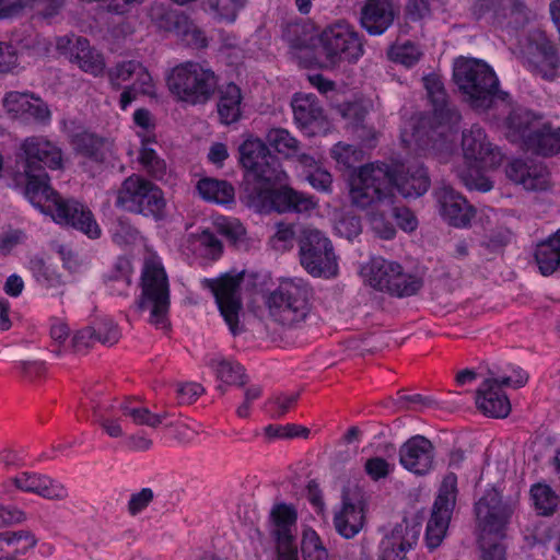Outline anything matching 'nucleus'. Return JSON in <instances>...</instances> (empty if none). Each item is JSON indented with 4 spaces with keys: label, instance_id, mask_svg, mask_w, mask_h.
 <instances>
[{
    "label": "nucleus",
    "instance_id": "28",
    "mask_svg": "<svg viewBox=\"0 0 560 560\" xmlns=\"http://www.w3.org/2000/svg\"><path fill=\"white\" fill-rule=\"evenodd\" d=\"M440 213L450 224L458 228L466 226L472 217L474 210L466 199L450 187H442L435 192Z\"/></svg>",
    "mask_w": 560,
    "mask_h": 560
},
{
    "label": "nucleus",
    "instance_id": "53",
    "mask_svg": "<svg viewBox=\"0 0 560 560\" xmlns=\"http://www.w3.org/2000/svg\"><path fill=\"white\" fill-rule=\"evenodd\" d=\"M499 378V383L502 386L518 388L524 386L528 381V375L521 368L514 365H508L506 370L500 374L494 375Z\"/></svg>",
    "mask_w": 560,
    "mask_h": 560
},
{
    "label": "nucleus",
    "instance_id": "14",
    "mask_svg": "<svg viewBox=\"0 0 560 560\" xmlns=\"http://www.w3.org/2000/svg\"><path fill=\"white\" fill-rule=\"evenodd\" d=\"M512 118L510 122L509 138L514 142H523L527 150L552 155L560 152V128H551L539 119H530L529 114Z\"/></svg>",
    "mask_w": 560,
    "mask_h": 560
},
{
    "label": "nucleus",
    "instance_id": "36",
    "mask_svg": "<svg viewBox=\"0 0 560 560\" xmlns=\"http://www.w3.org/2000/svg\"><path fill=\"white\" fill-rule=\"evenodd\" d=\"M535 258L541 275L549 276L560 268V229L537 244Z\"/></svg>",
    "mask_w": 560,
    "mask_h": 560
},
{
    "label": "nucleus",
    "instance_id": "33",
    "mask_svg": "<svg viewBox=\"0 0 560 560\" xmlns=\"http://www.w3.org/2000/svg\"><path fill=\"white\" fill-rule=\"evenodd\" d=\"M242 101V91L236 84L228 83L219 89L217 109L222 124L231 125L241 119Z\"/></svg>",
    "mask_w": 560,
    "mask_h": 560
},
{
    "label": "nucleus",
    "instance_id": "56",
    "mask_svg": "<svg viewBox=\"0 0 560 560\" xmlns=\"http://www.w3.org/2000/svg\"><path fill=\"white\" fill-rule=\"evenodd\" d=\"M230 153L228 145L224 142H212L207 153V160L217 168L224 166L225 161L229 159Z\"/></svg>",
    "mask_w": 560,
    "mask_h": 560
},
{
    "label": "nucleus",
    "instance_id": "22",
    "mask_svg": "<svg viewBox=\"0 0 560 560\" xmlns=\"http://www.w3.org/2000/svg\"><path fill=\"white\" fill-rule=\"evenodd\" d=\"M5 113L25 122L46 124L50 120V110L46 103L28 92H8L2 98Z\"/></svg>",
    "mask_w": 560,
    "mask_h": 560
},
{
    "label": "nucleus",
    "instance_id": "62",
    "mask_svg": "<svg viewBox=\"0 0 560 560\" xmlns=\"http://www.w3.org/2000/svg\"><path fill=\"white\" fill-rule=\"evenodd\" d=\"M153 499L151 489H142L141 491L131 495L129 501V510L132 514L141 512Z\"/></svg>",
    "mask_w": 560,
    "mask_h": 560
},
{
    "label": "nucleus",
    "instance_id": "35",
    "mask_svg": "<svg viewBox=\"0 0 560 560\" xmlns=\"http://www.w3.org/2000/svg\"><path fill=\"white\" fill-rule=\"evenodd\" d=\"M197 191L205 201L229 207L235 201V189L226 180L203 177L197 183Z\"/></svg>",
    "mask_w": 560,
    "mask_h": 560
},
{
    "label": "nucleus",
    "instance_id": "59",
    "mask_svg": "<svg viewBox=\"0 0 560 560\" xmlns=\"http://www.w3.org/2000/svg\"><path fill=\"white\" fill-rule=\"evenodd\" d=\"M337 234L351 240L361 232V225L354 217L343 218L335 223Z\"/></svg>",
    "mask_w": 560,
    "mask_h": 560
},
{
    "label": "nucleus",
    "instance_id": "29",
    "mask_svg": "<svg viewBox=\"0 0 560 560\" xmlns=\"http://www.w3.org/2000/svg\"><path fill=\"white\" fill-rule=\"evenodd\" d=\"M18 490L38 494L45 499H63L67 489L60 482L48 476L23 471L9 480Z\"/></svg>",
    "mask_w": 560,
    "mask_h": 560
},
{
    "label": "nucleus",
    "instance_id": "58",
    "mask_svg": "<svg viewBox=\"0 0 560 560\" xmlns=\"http://www.w3.org/2000/svg\"><path fill=\"white\" fill-rule=\"evenodd\" d=\"M176 392L182 404H191L202 394L203 388L198 383L187 382L178 384Z\"/></svg>",
    "mask_w": 560,
    "mask_h": 560
},
{
    "label": "nucleus",
    "instance_id": "3",
    "mask_svg": "<svg viewBox=\"0 0 560 560\" xmlns=\"http://www.w3.org/2000/svg\"><path fill=\"white\" fill-rule=\"evenodd\" d=\"M363 52L358 33L345 22L330 25L316 36L304 32L302 43L291 45V54L301 63L324 68L357 62Z\"/></svg>",
    "mask_w": 560,
    "mask_h": 560
},
{
    "label": "nucleus",
    "instance_id": "42",
    "mask_svg": "<svg viewBox=\"0 0 560 560\" xmlns=\"http://www.w3.org/2000/svg\"><path fill=\"white\" fill-rule=\"evenodd\" d=\"M268 144L278 153L292 158L299 151V141L283 128H272L266 136Z\"/></svg>",
    "mask_w": 560,
    "mask_h": 560
},
{
    "label": "nucleus",
    "instance_id": "16",
    "mask_svg": "<svg viewBox=\"0 0 560 560\" xmlns=\"http://www.w3.org/2000/svg\"><path fill=\"white\" fill-rule=\"evenodd\" d=\"M301 264L314 277H332L338 265L330 241L318 230L307 229L300 240Z\"/></svg>",
    "mask_w": 560,
    "mask_h": 560
},
{
    "label": "nucleus",
    "instance_id": "41",
    "mask_svg": "<svg viewBox=\"0 0 560 560\" xmlns=\"http://www.w3.org/2000/svg\"><path fill=\"white\" fill-rule=\"evenodd\" d=\"M208 365L222 383L233 385L243 383L244 370L238 363L225 360L221 357H214L209 360Z\"/></svg>",
    "mask_w": 560,
    "mask_h": 560
},
{
    "label": "nucleus",
    "instance_id": "21",
    "mask_svg": "<svg viewBox=\"0 0 560 560\" xmlns=\"http://www.w3.org/2000/svg\"><path fill=\"white\" fill-rule=\"evenodd\" d=\"M56 49L86 73L97 77L105 71L106 63L103 55L91 47L84 38L73 36L58 37L56 39Z\"/></svg>",
    "mask_w": 560,
    "mask_h": 560
},
{
    "label": "nucleus",
    "instance_id": "7",
    "mask_svg": "<svg viewBox=\"0 0 560 560\" xmlns=\"http://www.w3.org/2000/svg\"><path fill=\"white\" fill-rule=\"evenodd\" d=\"M511 514V508L501 502L500 494L494 488L478 500L476 515L481 530L479 560H505V546L502 539Z\"/></svg>",
    "mask_w": 560,
    "mask_h": 560
},
{
    "label": "nucleus",
    "instance_id": "24",
    "mask_svg": "<svg viewBox=\"0 0 560 560\" xmlns=\"http://www.w3.org/2000/svg\"><path fill=\"white\" fill-rule=\"evenodd\" d=\"M365 510L366 501L362 494L345 495L334 515L337 533L347 539L358 535L365 523Z\"/></svg>",
    "mask_w": 560,
    "mask_h": 560
},
{
    "label": "nucleus",
    "instance_id": "48",
    "mask_svg": "<svg viewBox=\"0 0 560 560\" xmlns=\"http://www.w3.org/2000/svg\"><path fill=\"white\" fill-rule=\"evenodd\" d=\"M133 122L138 128L137 135L141 138L142 142H155L154 135V118L147 109H137L133 114Z\"/></svg>",
    "mask_w": 560,
    "mask_h": 560
},
{
    "label": "nucleus",
    "instance_id": "51",
    "mask_svg": "<svg viewBox=\"0 0 560 560\" xmlns=\"http://www.w3.org/2000/svg\"><path fill=\"white\" fill-rule=\"evenodd\" d=\"M331 156L339 166L351 167L362 160L363 153L350 144L339 142L331 149Z\"/></svg>",
    "mask_w": 560,
    "mask_h": 560
},
{
    "label": "nucleus",
    "instance_id": "44",
    "mask_svg": "<svg viewBox=\"0 0 560 560\" xmlns=\"http://www.w3.org/2000/svg\"><path fill=\"white\" fill-rule=\"evenodd\" d=\"M530 497L536 511L542 515L552 513L559 503L558 495L545 483L533 486Z\"/></svg>",
    "mask_w": 560,
    "mask_h": 560
},
{
    "label": "nucleus",
    "instance_id": "57",
    "mask_svg": "<svg viewBox=\"0 0 560 560\" xmlns=\"http://www.w3.org/2000/svg\"><path fill=\"white\" fill-rule=\"evenodd\" d=\"M18 66L19 60L13 47L0 42V73L11 72Z\"/></svg>",
    "mask_w": 560,
    "mask_h": 560
},
{
    "label": "nucleus",
    "instance_id": "63",
    "mask_svg": "<svg viewBox=\"0 0 560 560\" xmlns=\"http://www.w3.org/2000/svg\"><path fill=\"white\" fill-rule=\"evenodd\" d=\"M394 217L398 226L406 232L413 231L418 225L416 217L408 209H395Z\"/></svg>",
    "mask_w": 560,
    "mask_h": 560
},
{
    "label": "nucleus",
    "instance_id": "13",
    "mask_svg": "<svg viewBox=\"0 0 560 560\" xmlns=\"http://www.w3.org/2000/svg\"><path fill=\"white\" fill-rule=\"evenodd\" d=\"M265 303L270 320L283 327L302 322L308 311L306 290L293 280H283Z\"/></svg>",
    "mask_w": 560,
    "mask_h": 560
},
{
    "label": "nucleus",
    "instance_id": "49",
    "mask_svg": "<svg viewBox=\"0 0 560 560\" xmlns=\"http://www.w3.org/2000/svg\"><path fill=\"white\" fill-rule=\"evenodd\" d=\"M420 55L418 47L410 43L394 45L388 51L393 61L406 67L413 66L419 60Z\"/></svg>",
    "mask_w": 560,
    "mask_h": 560
},
{
    "label": "nucleus",
    "instance_id": "6",
    "mask_svg": "<svg viewBox=\"0 0 560 560\" xmlns=\"http://www.w3.org/2000/svg\"><path fill=\"white\" fill-rule=\"evenodd\" d=\"M454 80L476 109H487L503 101L499 81L492 68L480 59L459 57L454 62Z\"/></svg>",
    "mask_w": 560,
    "mask_h": 560
},
{
    "label": "nucleus",
    "instance_id": "10",
    "mask_svg": "<svg viewBox=\"0 0 560 560\" xmlns=\"http://www.w3.org/2000/svg\"><path fill=\"white\" fill-rule=\"evenodd\" d=\"M171 94L179 102L198 105L207 103L217 88L214 73L195 62L174 67L166 78Z\"/></svg>",
    "mask_w": 560,
    "mask_h": 560
},
{
    "label": "nucleus",
    "instance_id": "47",
    "mask_svg": "<svg viewBox=\"0 0 560 560\" xmlns=\"http://www.w3.org/2000/svg\"><path fill=\"white\" fill-rule=\"evenodd\" d=\"M5 546L10 549L11 559L26 555L37 544L35 536L25 530L7 532Z\"/></svg>",
    "mask_w": 560,
    "mask_h": 560
},
{
    "label": "nucleus",
    "instance_id": "34",
    "mask_svg": "<svg viewBox=\"0 0 560 560\" xmlns=\"http://www.w3.org/2000/svg\"><path fill=\"white\" fill-rule=\"evenodd\" d=\"M118 338L119 330L115 323L109 318H104L95 323L92 327L79 330L73 336V345L78 349L89 347L94 341L113 345L118 340Z\"/></svg>",
    "mask_w": 560,
    "mask_h": 560
},
{
    "label": "nucleus",
    "instance_id": "43",
    "mask_svg": "<svg viewBox=\"0 0 560 560\" xmlns=\"http://www.w3.org/2000/svg\"><path fill=\"white\" fill-rule=\"evenodd\" d=\"M398 276H393L390 282H381L385 285V291L395 294L397 296H406L416 293L421 282L418 278L402 271L401 266L398 264Z\"/></svg>",
    "mask_w": 560,
    "mask_h": 560
},
{
    "label": "nucleus",
    "instance_id": "19",
    "mask_svg": "<svg viewBox=\"0 0 560 560\" xmlns=\"http://www.w3.org/2000/svg\"><path fill=\"white\" fill-rule=\"evenodd\" d=\"M520 55L527 67L545 79L559 74L560 60L542 32H535L522 45Z\"/></svg>",
    "mask_w": 560,
    "mask_h": 560
},
{
    "label": "nucleus",
    "instance_id": "45",
    "mask_svg": "<svg viewBox=\"0 0 560 560\" xmlns=\"http://www.w3.org/2000/svg\"><path fill=\"white\" fill-rule=\"evenodd\" d=\"M246 0H208V11L213 19L232 23L238 11L245 5Z\"/></svg>",
    "mask_w": 560,
    "mask_h": 560
},
{
    "label": "nucleus",
    "instance_id": "32",
    "mask_svg": "<svg viewBox=\"0 0 560 560\" xmlns=\"http://www.w3.org/2000/svg\"><path fill=\"white\" fill-rule=\"evenodd\" d=\"M546 174V170L542 166L536 164L528 165L521 160L512 161L506 168L509 178L528 190L542 189L547 184Z\"/></svg>",
    "mask_w": 560,
    "mask_h": 560
},
{
    "label": "nucleus",
    "instance_id": "23",
    "mask_svg": "<svg viewBox=\"0 0 560 560\" xmlns=\"http://www.w3.org/2000/svg\"><path fill=\"white\" fill-rule=\"evenodd\" d=\"M177 248L187 259L200 262L215 261L223 254L222 242L209 229H200L183 235Z\"/></svg>",
    "mask_w": 560,
    "mask_h": 560
},
{
    "label": "nucleus",
    "instance_id": "1",
    "mask_svg": "<svg viewBox=\"0 0 560 560\" xmlns=\"http://www.w3.org/2000/svg\"><path fill=\"white\" fill-rule=\"evenodd\" d=\"M18 167L12 173V183L28 201L42 213L49 215L61 225H71L90 238L101 235V228L92 212L74 200H65L51 189L45 168L62 170L65 158L61 148L44 136L24 139L16 160Z\"/></svg>",
    "mask_w": 560,
    "mask_h": 560
},
{
    "label": "nucleus",
    "instance_id": "39",
    "mask_svg": "<svg viewBox=\"0 0 560 560\" xmlns=\"http://www.w3.org/2000/svg\"><path fill=\"white\" fill-rule=\"evenodd\" d=\"M398 264L383 258H373L369 264L362 267L361 275L371 287L385 291V285L381 282H390L393 276H398Z\"/></svg>",
    "mask_w": 560,
    "mask_h": 560
},
{
    "label": "nucleus",
    "instance_id": "37",
    "mask_svg": "<svg viewBox=\"0 0 560 560\" xmlns=\"http://www.w3.org/2000/svg\"><path fill=\"white\" fill-rule=\"evenodd\" d=\"M296 168L314 189L325 192L330 191L332 185L331 174L322 168L312 156L306 154L299 155Z\"/></svg>",
    "mask_w": 560,
    "mask_h": 560
},
{
    "label": "nucleus",
    "instance_id": "17",
    "mask_svg": "<svg viewBox=\"0 0 560 560\" xmlns=\"http://www.w3.org/2000/svg\"><path fill=\"white\" fill-rule=\"evenodd\" d=\"M116 86H125L120 107L126 109L139 95L155 96V82L148 69L139 61L129 60L117 65L109 73Z\"/></svg>",
    "mask_w": 560,
    "mask_h": 560
},
{
    "label": "nucleus",
    "instance_id": "5",
    "mask_svg": "<svg viewBox=\"0 0 560 560\" xmlns=\"http://www.w3.org/2000/svg\"><path fill=\"white\" fill-rule=\"evenodd\" d=\"M462 148L463 164L456 168L458 177L468 189L489 191L492 188V182L486 172L501 163V153L492 148L479 127L464 132Z\"/></svg>",
    "mask_w": 560,
    "mask_h": 560
},
{
    "label": "nucleus",
    "instance_id": "30",
    "mask_svg": "<svg viewBox=\"0 0 560 560\" xmlns=\"http://www.w3.org/2000/svg\"><path fill=\"white\" fill-rule=\"evenodd\" d=\"M393 19L394 11L389 0H368L362 8L361 25L371 35L384 33Z\"/></svg>",
    "mask_w": 560,
    "mask_h": 560
},
{
    "label": "nucleus",
    "instance_id": "27",
    "mask_svg": "<svg viewBox=\"0 0 560 560\" xmlns=\"http://www.w3.org/2000/svg\"><path fill=\"white\" fill-rule=\"evenodd\" d=\"M501 386L499 378L491 373L477 389L476 406L483 415L505 418L510 413L511 404Z\"/></svg>",
    "mask_w": 560,
    "mask_h": 560
},
{
    "label": "nucleus",
    "instance_id": "8",
    "mask_svg": "<svg viewBox=\"0 0 560 560\" xmlns=\"http://www.w3.org/2000/svg\"><path fill=\"white\" fill-rule=\"evenodd\" d=\"M257 277L246 271H228L214 278L201 280L203 289L212 294L217 308L229 330L236 335L242 331L243 301L241 296L242 285L254 281Z\"/></svg>",
    "mask_w": 560,
    "mask_h": 560
},
{
    "label": "nucleus",
    "instance_id": "55",
    "mask_svg": "<svg viewBox=\"0 0 560 560\" xmlns=\"http://www.w3.org/2000/svg\"><path fill=\"white\" fill-rule=\"evenodd\" d=\"M364 468L371 479L378 480L388 476L394 466L382 457H372L366 460Z\"/></svg>",
    "mask_w": 560,
    "mask_h": 560
},
{
    "label": "nucleus",
    "instance_id": "9",
    "mask_svg": "<svg viewBox=\"0 0 560 560\" xmlns=\"http://www.w3.org/2000/svg\"><path fill=\"white\" fill-rule=\"evenodd\" d=\"M287 173L279 180H267L260 186H253L243 201L258 212H306L315 207V201L302 192H299L285 184Z\"/></svg>",
    "mask_w": 560,
    "mask_h": 560
},
{
    "label": "nucleus",
    "instance_id": "31",
    "mask_svg": "<svg viewBox=\"0 0 560 560\" xmlns=\"http://www.w3.org/2000/svg\"><path fill=\"white\" fill-rule=\"evenodd\" d=\"M298 512L292 504L276 503L270 511L271 533L277 541H289L295 538Z\"/></svg>",
    "mask_w": 560,
    "mask_h": 560
},
{
    "label": "nucleus",
    "instance_id": "12",
    "mask_svg": "<svg viewBox=\"0 0 560 560\" xmlns=\"http://www.w3.org/2000/svg\"><path fill=\"white\" fill-rule=\"evenodd\" d=\"M240 163L246 171L244 194L253 186L266 180H279L284 171L278 160L269 154L266 144L258 138L248 136L238 148Z\"/></svg>",
    "mask_w": 560,
    "mask_h": 560
},
{
    "label": "nucleus",
    "instance_id": "38",
    "mask_svg": "<svg viewBox=\"0 0 560 560\" xmlns=\"http://www.w3.org/2000/svg\"><path fill=\"white\" fill-rule=\"evenodd\" d=\"M73 149L93 161L103 162L107 155H112V144L90 132H81L71 140Z\"/></svg>",
    "mask_w": 560,
    "mask_h": 560
},
{
    "label": "nucleus",
    "instance_id": "50",
    "mask_svg": "<svg viewBox=\"0 0 560 560\" xmlns=\"http://www.w3.org/2000/svg\"><path fill=\"white\" fill-rule=\"evenodd\" d=\"M149 143L150 142H142L139 162L154 177L162 178L166 171V164L156 155L154 150L147 147Z\"/></svg>",
    "mask_w": 560,
    "mask_h": 560
},
{
    "label": "nucleus",
    "instance_id": "20",
    "mask_svg": "<svg viewBox=\"0 0 560 560\" xmlns=\"http://www.w3.org/2000/svg\"><path fill=\"white\" fill-rule=\"evenodd\" d=\"M298 128L306 136L326 135L331 121L313 94L296 93L291 103Z\"/></svg>",
    "mask_w": 560,
    "mask_h": 560
},
{
    "label": "nucleus",
    "instance_id": "11",
    "mask_svg": "<svg viewBox=\"0 0 560 560\" xmlns=\"http://www.w3.org/2000/svg\"><path fill=\"white\" fill-rule=\"evenodd\" d=\"M116 206L126 211L161 219L166 202L158 186L139 175H131L117 190Z\"/></svg>",
    "mask_w": 560,
    "mask_h": 560
},
{
    "label": "nucleus",
    "instance_id": "60",
    "mask_svg": "<svg viewBox=\"0 0 560 560\" xmlns=\"http://www.w3.org/2000/svg\"><path fill=\"white\" fill-rule=\"evenodd\" d=\"M424 86L435 106L444 103V91L440 79L436 75H428L423 79Z\"/></svg>",
    "mask_w": 560,
    "mask_h": 560
},
{
    "label": "nucleus",
    "instance_id": "15",
    "mask_svg": "<svg viewBox=\"0 0 560 560\" xmlns=\"http://www.w3.org/2000/svg\"><path fill=\"white\" fill-rule=\"evenodd\" d=\"M125 418H130L136 424L156 427L163 422L165 415L151 413L136 400H121L95 413V421L104 433L112 439L125 435Z\"/></svg>",
    "mask_w": 560,
    "mask_h": 560
},
{
    "label": "nucleus",
    "instance_id": "18",
    "mask_svg": "<svg viewBox=\"0 0 560 560\" xmlns=\"http://www.w3.org/2000/svg\"><path fill=\"white\" fill-rule=\"evenodd\" d=\"M457 478L447 475L439 489L431 516L427 524L425 542L430 549L441 545L446 536L451 516L456 503Z\"/></svg>",
    "mask_w": 560,
    "mask_h": 560
},
{
    "label": "nucleus",
    "instance_id": "26",
    "mask_svg": "<svg viewBox=\"0 0 560 560\" xmlns=\"http://www.w3.org/2000/svg\"><path fill=\"white\" fill-rule=\"evenodd\" d=\"M399 460L407 470L416 475H425L433 469V445L422 435L412 436L401 445Z\"/></svg>",
    "mask_w": 560,
    "mask_h": 560
},
{
    "label": "nucleus",
    "instance_id": "2",
    "mask_svg": "<svg viewBox=\"0 0 560 560\" xmlns=\"http://www.w3.org/2000/svg\"><path fill=\"white\" fill-rule=\"evenodd\" d=\"M398 174L382 163L362 166L350 179V199L354 206L368 209L369 223L382 238H392L395 229L384 219L392 208L395 190L406 198L419 197L429 188V177L422 166L408 167Z\"/></svg>",
    "mask_w": 560,
    "mask_h": 560
},
{
    "label": "nucleus",
    "instance_id": "64",
    "mask_svg": "<svg viewBox=\"0 0 560 560\" xmlns=\"http://www.w3.org/2000/svg\"><path fill=\"white\" fill-rule=\"evenodd\" d=\"M152 440L144 433H138L129 436L125 445L129 451L132 452H144L151 448Z\"/></svg>",
    "mask_w": 560,
    "mask_h": 560
},
{
    "label": "nucleus",
    "instance_id": "46",
    "mask_svg": "<svg viewBox=\"0 0 560 560\" xmlns=\"http://www.w3.org/2000/svg\"><path fill=\"white\" fill-rule=\"evenodd\" d=\"M302 552L304 560H329L319 536L310 527H304L302 532Z\"/></svg>",
    "mask_w": 560,
    "mask_h": 560
},
{
    "label": "nucleus",
    "instance_id": "4",
    "mask_svg": "<svg viewBox=\"0 0 560 560\" xmlns=\"http://www.w3.org/2000/svg\"><path fill=\"white\" fill-rule=\"evenodd\" d=\"M141 313L148 314V320L159 329L168 326L170 283L158 254L147 248L141 271V294L138 301Z\"/></svg>",
    "mask_w": 560,
    "mask_h": 560
},
{
    "label": "nucleus",
    "instance_id": "52",
    "mask_svg": "<svg viewBox=\"0 0 560 560\" xmlns=\"http://www.w3.org/2000/svg\"><path fill=\"white\" fill-rule=\"evenodd\" d=\"M185 25L178 21L176 23V32L183 37V39L190 46L205 47L207 45V38L203 33L194 24H188L186 19H182Z\"/></svg>",
    "mask_w": 560,
    "mask_h": 560
},
{
    "label": "nucleus",
    "instance_id": "54",
    "mask_svg": "<svg viewBox=\"0 0 560 560\" xmlns=\"http://www.w3.org/2000/svg\"><path fill=\"white\" fill-rule=\"evenodd\" d=\"M294 231L292 225L285 223H278L276 232L272 235L270 243L277 250H285L293 244Z\"/></svg>",
    "mask_w": 560,
    "mask_h": 560
},
{
    "label": "nucleus",
    "instance_id": "25",
    "mask_svg": "<svg viewBox=\"0 0 560 560\" xmlns=\"http://www.w3.org/2000/svg\"><path fill=\"white\" fill-rule=\"evenodd\" d=\"M419 525L402 521L387 534L380 545V560H406V553L417 542Z\"/></svg>",
    "mask_w": 560,
    "mask_h": 560
},
{
    "label": "nucleus",
    "instance_id": "61",
    "mask_svg": "<svg viewBox=\"0 0 560 560\" xmlns=\"http://www.w3.org/2000/svg\"><path fill=\"white\" fill-rule=\"evenodd\" d=\"M25 236L20 231H10L0 236V255L11 253L18 245L23 243Z\"/></svg>",
    "mask_w": 560,
    "mask_h": 560
},
{
    "label": "nucleus",
    "instance_id": "40",
    "mask_svg": "<svg viewBox=\"0 0 560 560\" xmlns=\"http://www.w3.org/2000/svg\"><path fill=\"white\" fill-rule=\"evenodd\" d=\"M214 230L233 245H242L246 241V229L235 218L218 215L212 219Z\"/></svg>",
    "mask_w": 560,
    "mask_h": 560
}]
</instances>
